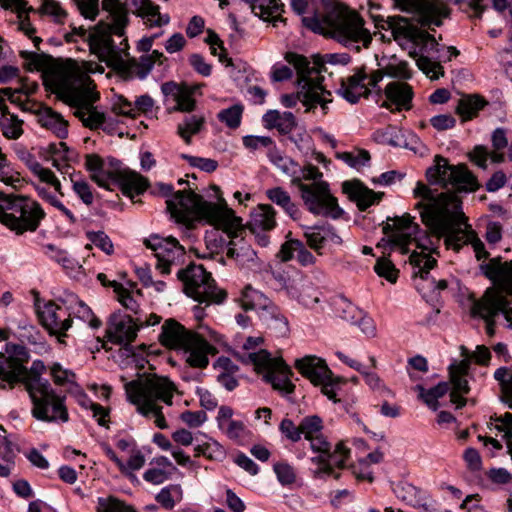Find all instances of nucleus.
<instances>
[{
	"label": "nucleus",
	"mask_w": 512,
	"mask_h": 512,
	"mask_svg": "<svg viewBox=\"0 0 512 512\" xmlns=\"http://www.w3.org/2000/svg\"><path fill=\"white\" fill-rule=\"evenodd\" d=\"M182 498L183 491L180 484H171L162 488L155 497L156 501L167 510H172Z\"/></svg>",
	"instance_id": "42"
},
{
	"label": "nucleus",
	"mask_w": 512,
	"mask_h": 512,
	"mask_svg": "<svg viewBox=\"0 0 512 512\" xmlns=\"http://www.w3.org/2000/svg\"><path fill=\"white\" fill-rule=\"evenodd\" d=\"M40 321L50 335H55L60 340L66 336V331L72 325L71 313L64 307L54 302L46 303L42 308L37 309Z\"/></svg>",
	"instance_id": "21"
},
{
	"label": "nucleus",
	"mask_w": 512,
	"mask_h": 512,
	"mask_svg": "<svg viewBox=\"0 0 512 512\" xmlns=\"http://www.w3.org/2000/svg\"><path fill=\"white\" fill-rule=\"evenodd\" d=\"M301 436L307 440L322 432L323 421L318 415H309L304 417L300 422Z\"/></svg>",
	"instance_id": "56"
},
{
	"label": "nucleus",
	"mask_w": 512,
	"mask_h": 512,
	"mask_svg": "<svg viewBox=\"0 0 512 512\" xmlns=\"http://www.w3.org/2000/svg\"><path fill=\"white\" fill-rule=\"evenodd\" d=\"M385 96L387 101H384L381 104V107H384L391 112H399L402 109L409 110L411 109V101L413 97V91L411 86L404 82H392L389 83L385 90Z\"/></svg>",
	"instance_id": "27"
},
{
	"label": "nucleus",
	"mask_w": 512,
	"mask_h": 512,
	"mask_svg": "<svg viewBox=\"0 0 512 512\" xmlns=\"http://www.w3.org/2000/svg\"><path fill=\"white\" fill-rule=\"evenodd\" d=\"M285 60L291 64L297 72L296 94H285L281 97V102L285 107H294L297 101L306 106V111H310L320 105L323 112L327 113V105L332 101L331 93L323 85V77L320 73L323 70L322 65L316 63L311 66L308 59L295 52H287Z\"/></svg>",
	"instance_id": "5"
},
{
	"label": "nucleus",
	"mask_w": 512,
	"mask_h": 512,
	"mask_svg": "<svg viewBox=\"0 0 512 512\" xmlns=\"http://www.w3.org/2000/svg\"><path fill=\"white\" fill-rule=\"evenodd\" d=\"M244 107L242 104H235L226 109L221 110L217 114L220 122L224 123L230 129H237L242 120Z\"/></svg>",
	"instance_id": "47"
},
{
	"label": "nucleus",
	"mask_w": 512,
	"mask_h": 512,
	"mask_svg": "<svg viewBox=\"0 0 512 512\" xmlns=\"http://www.w3.org/2000/svg\"><path fill=\"white\" fill-rule=\"evenodd\" d=\"M449 375L451 384L453 386L450 393V400L453 404L456 405V408H462L466 405L467 402V400L464 398V395L468 394L470 391L468 381L466 378H464V376L458 375L455 372H452Z\"/></svg>",
	"instance_id": "40"
},
{
	"label": "nucleus",
	"mask_w": 512,
	"mask_h": 512,
	"mask_svg": "<svg viewBox=\"0 0 512 512\" xmlns=\"http://www.w3.org/2000/svg\"><path fill=\"white\" fill-rule=\"evenodd\" d=\"M494 377L499 381L503 393V400L512 408V374L505 367L498 368Z\"/></svg>",
	"instance_id": "55"
},
{
	"label": "nucleus",
	"mask_w": 512,
	"mask_h": 512,
	"mask_svg": "<svg viewBox=\"0 0 512 512\" xmlns=\"http://www.w3.org/2000/svg\"><path fill=\"white\" fill-rule=\"evenodd\" d=\"M46 366L42 360H34L30 369L19 377L33 403L32 415L44 422H62L69 420L65 406V397L56 394L47 379L42 378Z\"/></svg>",
	"instance_id": "4"
},
{
	"label": "nucleus",
	"mask_w": 512,
	"mask_h": 512,
	"mask_svg": "<svg viewBox=\"0 0 512 512\" xmlns=\"http://www.w3.org/2000/svg\"><path fill=\"white\" fill-rule=\"evenodd\" d=\"M128 400L137 407L138 413L144 417H154L155 425L166 429L168 424L158 401L172 405L176 391L175 384L167 377L153 375L140 381H131L125 385Z\"/></svg>",
	"instance_id": "6"
},
{
	"label": "nucleus",
	"mask_w": 512,
	"mask_h": 512,
	"mask_svg": "<svg viewBox=\"0 0 512 512\" xmlns=\"http://www.w3.org/2000/svg\"><path fill=\"white\" fill-rule=\"evenodd\" d=\"M375 272L389 282L394 283L398 276V270L394 264L387 258H379L374 266Z\"/></svg>",
	"instance_id": "60"
},
{
	"label": "nucleus",
	"mask_w": 512,
	"mask_h": 512,
	"mask_svg": "<svg viewBox=\"0 0 512 512\" xmlns=\"http://www.w3.org/2000/svg\"><path fill=\"white\" fill-rule=\"evenodd\" d=\"M337 158L345 162L352 168L359 169L370 161V154L367 150H357L354 152H342L337 154Z\"/></svg>",
	"instance_id": "54"
},
{
	"label": "nucleus",
	"mask_w": 512,
	"mask_h": 512,
	"mask_svg": "<svg viewBox=\"0 0 512 512\" xmlns=\"http://www.w3.org/2000/svg\"><path fill=\"white\" fill-rule=\"evenodd\" d=\"M331 15L329 13L323 19L318 18L316 15L312 16H304L302 18L303 25L310 29L313 32L321 33V34H330V28L328 27V17Z\"/></svg>",
	"instance_id": "64"
},
{
	"label": "nucleus",
	"mask_w": 512,
	"mask_h": 512,
	"mask_svg": "<svg viewBox=\"0 0 512 512\" xmlns=\"http://www.w3.org/2000/svg\"><path fill=\"white\" fill-rule=\"evenodd\" d=\"M44 217L40 204L29 197L0 196V222L18 235L36 231Z\"/></svg>",
	"instance_id": "9"
},
{
	"label": "nucleus",
	"mask_w": 512,
	"mask_h": 512,
	"mask_svg": "<svg viewBox=\"0 0 512 512\" xmlns=\"http://www.w3.org/2000/svg\"><path fill=\"white\" fill-rule=\"evenodd\" d=\"M137 15L141 17L149 27H162L169 23L168 14H161L160 7L151 0H137Z\"/></svg>",
	"instance_id": "34"
},
{
	"label": "nucleus",
	"mask_w": 512,
	"mask_h": 512,
	"mask_svg": "<svg viewBox=\"0 0 512 512\" xmlns=\"http://www.w3.org/2000/svg\"><path fill=\"white\" fill-rule=\"evenodd\" d=\"M22 121L14 114L1 115L0 128L8 139H18L23 134Z\"/></svg>",
	"instance_id": "44"
},
{
	"label": "nucleus",
	"mask_w": 512,
	"mask_h": 512,
	"mask_svg": "<svg viewBox=\"0 0 512 512\" xmlns=\"http://www.w3.org/2000/svg\"><path fill=\"white\" fill-rule=\"evenodd\" d=\"M87 238L98 248H100L107 255H111L114 251V246L107 234L103 231H88Z\"/></svg>",
	"instance_id": "61"
},
{
	"label": "nucleus",
	"mask_w": 512,
	"mask_h": 512,
	"mask_svg": "<svg viewBox=\"0 0 512 512\" xmlns=\"http://www.w3.org/2000/svg\"><path fill=\"white\" fill-rule=\"evenodd\" d=\"M97 512H137L132 506L114 497H99L97 499Z\"/></svg>",
	"instance_id": "46"
},
{
	"label": "nucleus",
	"mask_w": 512,
	"mask_h": 512,
	"mask_svg": "<svg viewBox=\"0 0 512 512\" xmlns=\"http://www.w3.org/2000/svg\"><path fill=\"white\" fill-rule=\"evenodd\" d=\"M205 43H207L210 46L211 53L214 56H218L220 62L227 61V65H232V60L226 58V49L224 48L223 41L214 31H207Z\"/></svg>",
	"instance_id": "58"
},
{
	"label": "nucleus",
	"mask_w": 512,
	"mask_h": 512,
	"mask_svg": "<svg viewBox=\"0 0 512 512\" xmlns=\"http://www.w3.org/2000/svg\"><path fill=\"white\" fill-rule=\"evenodd\" d=\"M138 329V324L131 316L118 311L109 318L106 337L114 344L127 345L136 339Z\"/></svg>",
	"instance_id": "22"
},
{
	"label": "nucleus",
	"mask_w": 512,
	"mask_h": 512,
	"mask_svg": "<svg viewBox=\"0 0 512 512\" xmlns=\"http://www.w3.org/2000/svg\"><path fill=\"white\" fill-rule=\"evenodd\" d=\"M379 9V5L372 4L370 6L369 12L375 25L381 29L390 30L394 40L402 47L411 46L415 49L416 46L423 45L424 47L430 46V49H434L438 46L434 36L419 29L417 25L412 23L408 18L402 16H389L384 18L374 13V10Z\"/></svg>",
	"instance_id": "11"
},
{
	"label": "nucleus",
	"mask_w": 512,
	"mask_h": 512,
	"mask_svg": "<svg viewBox=\"0 0 512 512\" xmlns=\"http://www.w3.org/2000/svg\"><path fill=\"white\" fill-rule=\"evenodd\" d=\"M266 129H276L282 135L291 134L297 129V120L292 112L280 113L278 110H268L262 117Z\"/></svg>",
	"instance_id": "32"
},
{
	"label": "nucleus",
	"mask_w": 512,
	"mask_h": 512,
	"mask_svg": "<svg viewBox=\"0 0 512 512\" xmlns=\"http://www.w3.org/2000/svg\"><path fill=\"white\" fill-rule=\"evenodd\" d=\"M342 190L351 201L357 204L360 211H365L371 205L377 203L383 196V193L374 192L364 186L359 180L343 182Z\"/></svg>",
	"instance_id": "28"
},
{
	"label": "nucleus",
	"mask_w": 512,
	"mask_h": 512,
	"mask_svg": "<svg viewBox=\"0 0 512 512\" xmlns=\"http://www.w3.org/2000/svg\"><path fill=\"white\" fill-rule=\"evenodd\" d=\"M361 311L362 310L358 309V307L344 297L335 302V312L337 316L347 322L356 323L358 316H361Z\"/></svg>",
	"instance_id": "50"
},
{
	"label": "nucleus",
	"mask_w": 512,
	"mask_h": 512,
	"mask_svg": "<svg viewBox=\"0 0 512 512\" xmlns=\"http://www.w3.org/2000/svg\"><path fill=\"white\" fill-rule=\"evenodd\" d=\"M195 90L196 87H190L186 84H183L179 91V96H176L174 100L176 102L174 110L182 112L193 111L195 108V100L193 99Z\"/></svg>",
	"instance_id": "52"
},
{
	"label": "nucleus",
	"mask_w": 512,
	"mask_h": 512,
	"mask_svg": "<svg viewBox=\"0 0 512 512\" xmlns=\"http://www.w3.org/2000/svg\"><path fill=\"white\" fill-rule=\"evenodd\" d=\"M240 305L245 310H256L260 319L269 327L281 333L288 331V321L279 308L262 292L247 285L241 292Z\"/></svg>",
	"instance_id": "16"
},
{
	"label": "nucleus",
	"mask_w": 512,
	"mask_h": 512,
	"mask_svg": "<svg viewBox=\"0 0 512 512\" xmlns=\"http://www.w3.org/2000/svg\"><path fill=\"white\" fill-rule=\"evenodd\" d=\"M70 181L74 193L81 201L90 206L94 202V195L88 182L80 174H70Z\"/></svg>",
	"instance_id": "45"
},
{
	"label": "nucleus",
	"mask_w": 512,
	"mask_h": 512,
	"mask_svg": "<svg viewBox=\"0 0 512 512\" xmlns=\"http://www.w3.org/2000/svg\"><path fill=\"white\" fill-rule=\"evenodd\" d=\"M349 454L350 450L346 448L343 442H340L336 445L333 451L330 449L326 454H320L313 457L311 460L313 463L320 466L316 472L317 474L331 475L333 472V466L339 468L344 467Z\"/></svg>",
	"instance_id": "30"
},
{
	"label": "nucleus",
	"mask_w": 512,
	"mask_h": 512,
	"mask_svg": "<svg viewBox=\"0 0 512 512\" xmlns=\"http://www.w3.org/2000/svg\"><path fill=\"white\" fill-rule=\"evenodd\" d=\"M417 66L431 79H438L444 75V69L439 62H434L426 56L417 59Z\"/></svg>",
	"instance_id": "59"
},
{
	"label": "nucleus",
	"mask_w": 512,
	"mask_h": 512,
	"mask_svg": "<svg viewBox=\"0 0 512 512\" xmlns=\"http://www.w3.org/2000/svg\"><path fill=\"white\" fill-rule=\"evenodd\" d=\"M275 216L276 211L271 205H258L251 213L248 223L250 231L256 233L257 231H269L273 229L276 226Z\"/></svg>",
	"instance_id": "33"
},
{
	"label": "nucleus",
	"mask_w": 512,
	"mask_h": 512,
	"mask_svg": "<svg viewBox=\"0 0 512 512\" xmlns=\"http://www.w3.org/2000/svg\"><path fill=\"white\" fill-rule=\"evenodd\" d=\"M304 236L309 247L321 254L320 250L325 245L324 226L308 227Z\"/></svg>",
	"instance_id": "57"
},
{
	"label": "nucleus",
	"mask_w": 512,
	"mask_h": 512,
	"mask_svg": "<svg viewBox=\"0 0 512 512\" xmlns=\"http://www.w3.org/2000/svg\"><path fill=\"white\" fill-rule=\"evenodd\" d=\"M119 4L123 7V10H124L123 11L124 19L122 22L120 21L121 20L120 17H118L119 16L118 12L107 9L104 6V1H103L102 7L105 11H107L109 13L110 21L107 23H99L97 26L94 27L93 30H91L89 32L82 27H79V28L74 27L72 32L67 33L65 35V40L67 42H75V41H77L76 38L80 37V38L84 39L85 41H87L90 52L95 55V53L92 51V48L90 45V37L94 33L101 31V32L107 33L110 38H112L113 35L118 36L120 38L123 37L125 34V31H124L125 27L128 23V10L126 7V3L123 2V0H120Z\"/></svg>",
	"instance_id": "19"
},
{
	"label": "nucleus",
	"mask_w": 512,
	"mask_h": 512,
	"mask_svg": "<svg viewBox=\"0 0 512 512\" xmlns=\"http://www.w3.org/2000/svg\"><path fill=\"white\" fill-rule=\"evenodd\" d=\"M248 357L256 370L263 373L264 380L270 383L273 389L284 395L294 391L295 385L290 380L292 371L282 358H273L267 350L250 353Z\"/></svg>",
	"instance_id": "15"
},
{
	"label": "nucleus",
	"mask_w": 512,
	"mask_h": 512,
	"mask_svg": "<svg viewBox=\"0 0 512 512\" xmlns=\"http://www.w3.org/2000/svg\"><path fill=\"white\" fill-rule=\"evenodd\" d=\"M395 3L402 11L416 12L417 22L422 27H439L448 14L445 5L431 0H395Z\"/></svg>",
	"instance_id": "20"
},
{
	"label": "nucleus",
	"mask_w": 512,
	"mask_h": 512,
	"mask_svg": "<svg viewBox=\"0 0 512 512\" xmlns=\"http://www.w3.org/2000/svg\"><path fill=\"white\" fill-rule=\"evenodd\" d=\"M20 56L25 61V67L29 71L33 70H43L50 63V57L44 53L30 52V51H21Z\"/></svg>",
	"instance_id": "53"
},
{
	"label": "nucleus",
	"mask_w": 512,
	"mask_h": 512,
	"mask_svg": "<svg viewBox=\"0 0 512 512\" xmlns=\"http://www.w3.org/2000/svg\"><path fill=\"white\" fill-rule=\"evenodd\" d=\"M71 314L84 322H88L89 326L97 329L101 326V321L96 318L91 308L82 300H76L75 304L71 306Z\"/></svg>",
	"instance_id": "51"
},
{
	"label": "nucleus",
	"mask_w": 512,
	"mask_h": 512,
	"mask_svg": "<svg viewBox=\"0 0 512 512\" xmlns=\"http://www.w3.org/2000/svg\"><path fill=\"white\" fill-rule=\"evenodd\" d=\"M166 204L171 217L186 226L192 225L198 219L216 226L226 221L230 214V208L225 200L222 199L219 203L208 202L191 189L177 191Z\"/></svg>",
	"instance_id": "8"
},
{
	"label": "nucleus",
	"mask_w": 512,
	"mask_h": 512,
	"mask_svg": "<svg viewBox=\"0 0 512 512\" xmlns=\"http://www.w3.org/2000/svg\"><path fill=\"white\" fill-rule=\"evenodd\" d=\"M45 86L58 99L76 108L74 115L85 127L98 129L105 125V114L94 106L99 93L94 91L95 86L88 75L75 69L58 71L45 80Z\"/></svg>",
	"instance_id": "3"
},
{
	"label": "nucleus",
	"mask_w": 512,
	"mask_h": 512,
	"mask_svg": "<svg viewBox=\"0 0 512 512\" xmlns=\"http://www.w3.org/2000/svg\"><path fill=\"white\" fill-rule=\"evenodd\" d=\"M121 38L117 45L107 33L100 31L90 37V45L97 58L117 73L144 79L154 66L153 58L147 54L139 59L130 57L127 38Z\"/></svg>",
	"instance_id": "7"
},
{
	"label": "nucleus",
	"mask_w": 512,
	"mask_h": 512,
	"mask_svg": "<svg viewBox=\"0 0 512 512\" xmlns=\"http://www.w3.org/2000/svg\"><path fill=\"white\" fill-rule=\"evenodd\" d=\"M268 158L283 174L291 178L292 185L294 180H301L299 164L293 159L283 156L275 145L269 149Z\"/></svg>",
	"instance_id": "37"
},
{
	"label": "nucleus",
	"mask_w": 512,
	"mask_h": 512,
	"mask_svg": "<svg viewBox=\"0 0 512 512\" xmlns=\"http://www.w3.org/2000/svg\"><path fill=\"white\" fill-rule=\"evenodd\" d=\"M266 196L270 201L283 208L292 219L297 220L299 218L300 211L297 205L292 202L289 193L282 187L268 189Z\"/></svg>",
	"instance_id": "38"
},
{
	"label": "nucleus",
	"mask_w": 512,
	"mask_h": 512,
	"mask_svg": "<svg viewBox=\"0 0 512 512\" xmlns=\"http://www.w3.org/2000/svg\"><path fill=\"white\" fill-rule=\"evenodd\" d=\"M122 193L131 199L142 194L148 187L145 177L132 171H125L119 175Z\"/></svg>",
	"instance_id": "35"
},
{
	"label": "nucleus",
	"mask_w": 512,
	"mask_h": 512,
	"mask_svg": "<svg viewBox=\"0 0 512 512\" xmlns=\"http://www.w3.org/2000/svg\"><path fill=\"white\" fill-rule=\"evenodd\" d=\"M416 389L419 391V397L424 403L436 411L438 409V399L448 392L449 384L447 382H440L429 390H425L422 385H417Z\"/></svg>",
	"instance_id": "41"
},
{
	"label": "nucleus",
	"mask_w": 512,
	"mask_h": 512,
	"mask_svg": "<svg viewBox=\"0 0 512 512\" xmlns=\"http://www.w3.org/2000/svg\"><path fill=\"white\" fill-rule=\"evenodd\" d=\"M430 254V252L422 250L421 253L413 252L410 255V264L414 269L413 275L419 277L421 281L427 282V288L429 289L445 290L448 286L446 280L436 281L434 278H429L430 270L437 264V260Z\"/></svg>",
	"instance_id": "25"
},
{
	"label": "nucleus",
	"mask_w": 512,
	"mask_h": 512,
	"mask_svg": "<svg viewBox=\"0 0 512 512\" xmlns=\"http://www.w3.org/2000/svg\"><path fill=\"white\" fill-rule=\"evenodd\" d=\"M367 78V74L363 70H358L354 75L342 81L338 92L349 103L355 104L361 97H366L369 94V89L364 83Z\"/></svg>",
	"instance_id": "31"
},
{
	"label": "nucleus",
	"mask_w": 512,
	"mask_h": 512,
	"mask_svg": "<svg viewBox=\"0 0 512 512\" xmlns=\"http://www.w3.org/2000/svg\"><path fill=\"white\" fill-rule=\"evenodd\" d=\"M111 287L113 288L114 292L117 295V300L126 310L134 314L139 313L140 305L127 288L123 287L122 284L116 281H113L111 283Z\"/></svg>",
	"instance_id": "49"
},
{
	"label": "nucleus",
	"mask_w": 512,
	"mask_h": 512,
	"mask_svg": "<svg viewBox=\"0 0 512 512\" xmlns=\"http://www.w3.org/2000/svg\"><path fill=\"white\" fill-rule=\"evenodd\" d=\"M393 491L398 499L420 509L421 512H437L436 502L429 494L410 483L399 482L394 486Z\"/></svg>",
	"instance_id": "24"
},
{
	"label": "nucleus",
	"mask_w": 512,
	"mask_h": 512,
	"mask_svg": "<svg viewBox=\"0 0 512 512\" xmlns=\"http://www.w3.org/2000/svg\"><path fill=\"white\" fill-rule=\"evenodd\" d=\"M37 190L39 196L43 200L47 201L49 204L57 208L59 211H61L62 214L68 218L70 223L76 222L74 214L69 209H67L55 195L49 192L46 188H38Z\"/></svg>",
	"instance_id": "63"
},
{
	"label": "nucleus",
	"mask_w": 512,
	"mask_h": 512,
	"mask_svg": "<svg viewBox=\"0 0 512 512\" xmlns=\"http://www.w3.org/2000/svg\"><path fill=\"white\" fill-rule=\"evenodd\" d=\"M293 186L297 187L304 205L314 215L340 218L344 211L338 205L337 199L331 194L329 184L326 181H317L305 184L296 179Z\"/></svg>",
	"instance_id": "13"
},
{
	"label": "nucleus",
	"mask_w": 512,
	"mask_h": 512,
	"mask_svg": "<svg viewBox=\"0 0 512 512\" xmlns=\"http://www.w3.org/2000/svg\"><path fill=\"white\" fill-rule=\"evenodd\" d=\"M226 220L223 223H218L215 227L221 228L230 239L227 244V257L234 259L242 267L258 265L257 253L243 236L245 228L242 219L230 209L229 217Z\"/></svg>",
	"instance_id": "14"
},
{
	"label": "nucleus",
	"mask_w": 512,
	"mask_h": 512,
	"mask_svg": "<svg viewBox=\"0 0 512 512\" xmlns=\"http://www.w3.org/2000/svg\"><path fill=\"white\" fill-rule=\"evenodd\" d=\"M181 350L187 354L186 362L194 368H206L209 364V355L217 353V349L198 333Z\"/></svg>",
	"instance_id": "26"
},
{
	"label": "nucleus",
	"mask_w": 512,
	"mask_h": 512,
	"mask_svg": "<svg viewBox=\"0 0 512 512\" xmlns=\"http://www.w3.org/2000/svg\"><path fill=\"white\" fill-rule=\"evenodd\" d=\"M144 244L154 252L156 268L162 274L171 273L173 267L179 268L177 278L183 283V290L188 297L206 306L219 304L225 299L226 293L217 288L211 273L202 265L189 264L184 269L180 268L185 263L186 252L176 238L152 235L145 239Z\"/></svg>",
	"instance_id": "2"
},
{
	"label": "nucleus",
	"mask_w": 512,
	"mask_h": 512,
	"mask_svg": "<svg viewBox=\"0 0 512 512\" xmlns=\"http://www.w3.org/2000/svg\"><path fill=\"white\" fill-rule=\"evenodd\" d=\"M46 254L57 263L61 264L66 269H73L75 266V260L68 255L64 250L58 249L53 244H47L45 246Z\"/></svg>",
	"instance_id": "62"
},
{
	"label": "nucleus",
	"mask_w": 512,
	"mask_h": 512,
	"mask_svg": "<svg viewBox=\"0 0 512 512\" xmlns=\"http://www.w3.org/2000/svg\"><path fill=\"white\" fill-rule=\"evenodd\" d=\"M11 355L6 357L0 353V389H13L19 383V377L26 372L25 363L30 355L23 345H13Z\"/></svg>",
	"instance_id": "18"
},
{
	"label": "nucleus",
	"mask_w": 512,
	"mask_h": 512,
	"mask_svg": "<svg viewBox=\"0 0 512 512\" xmlns=\"http://www.w3.org/2000/svg\"><path fill=\"white\" fill-rule=\"evenodd\" d=\"M426 177L429 183L446 188L451 186L458 193H472L479 189L476 176L465 164L451 165L440 155L434 158V165L427 169Z\"/></svg>",
	"instance_id": "12"
},
{
	"label": "nucleus",
	"mask_w": 512,
	"mask_h": 512,
	"mask_svg": "<svg viewBox=\"0 0 512 512\" xmlns=\"http://www.w3.org/2000/svg\"><path fill=\"white\" fill-rule=\"evenodd\" d=\"M327 20L331 37L346 48L359 52L362 47L367 48L370 45L371 33L364 27L363 18L356 12H333Z\"/></svg>",
	"instance_id": "10"
},
{
	"label": "nucleus",
	"mask_w": 512,
	"mask_h": 512,
	"mask_svg": "<svg viewBox=\"0 0 512 512\" xmlns=\"http://www.w3.org/2000/svg\"><path fill=\"white\" fill-rule=\"evenodd\" d=\"M195 334L196 332L186 329L177 320L169 318L163 323L158 340L166 348L181 350Z\"/></svg>",
	"instance_id": "23"
},
{
	"label": "nucleus",
	"mask_w": 512,
	"mask_h": 512,
	"mask_svg": "<svg viewBox=\"0 0 512 512\" xmlns=\"http://www.w3.org/2000/svg\"><path fill=\"white\" fill-rule=\"evenodd\" d=\"M487 102L478 95H471L459 100L456 111L464 121L471 120L485 107Z\"/></svg>",
	"instance_id": "39"
},
{
	"label": "nucleus",
	"mask_w": 512,
	"mask_h": 512,
	"mask_svg": "<svg viewBox=\"0 0 512 512\" xmlns=\"http://www.w3.org/2000/svg\"><path fill=\"white\" fill-rule=\"evenodd\" d=\"M416 198L415 209L419 210L423 230L414 218L406 213L403 216L388 217L382 228L389 235V244L408 252V245L416 243L417 248L438 254L443 239L447 249L459 251L466 243H470L478 260L486 259L488 252L484 243L472 231H467V218L462 211V201L455 192L435 193L427 185L418 182L413 190Z\"/></svg>",
	"instance_id": "1"
},
{
	"label": "nucleus",
	"mask_w": 512,
	"mask_h": 512,
	"mask_svg": "<svg viewBox=\"0 0 512 512\" xmlns=\"http://www.w3.org/2000/svg\"><path fill=\"white\" fill-rule=\"evenodd\" d=\"M204 123V118L197 115H190L185 117L182 123L178 124L177 132L179 136L189 144L191 136L197 134Z\"/></svg>",
	"instance_id": "43"
},
{
	"label": "nucleus",
	"mask_w": 512,
	"mask_h": 512,
	"mask_svg": "<svg viewBox=\"0 0 512 512\" xmlns=\"http://www.w3.org/2000/svg\"><path fill=\"white\" fill-rule=\"evenodd\" d=\"M39 123L41 126L53 131L60 139H65L68 135V122L60 113L51 108H45L39 114Z\"/></svg>",
	"instance_id": "36"
},
{
	"label": "nucleus",
	"mask_w": 512,
	"mask_h": 512,
	"mask_svg": "<svg viewBox=\"0 0 512 512\" xmlns=\"http://www.w3.org/2000/svg\"><path fill=\"white\" fill-rule=\"evenodd\" d=\"M295 367L314 385H318L319 382H323L331 374L326 362L313 355H307L301 359H297L295 361Z\"/></svg>",
	"instance_id": "29"
},
{
	"label": "nucleus",
	"mask_w": 512,
	"mask_h": 512,
	"mask_svg": "<svg viewBox=\"0 0 512 512\" xmlns=\"http://www.w3.org/2000/svg\"><path fill=\"white\" fill-rule=\"evenodd\" d=\"M270 275L275 289L285 290L293 297L298 296V289L295 285V281L291 279L287 272L281 269H275L271 271Z\"/></svg>",
	"instance_id": "48"
},
{
	"label": "nucleus",
	"mask_w": 512,
	"mask_h": 512,
	"mask_svg": "<svg viewBox=\"0 0 512 512\" xmlns=\"http://www.w3.org/2000/svg\"><path fill=\"white\" fill-rule=\"evenodd\" d=\"M473 316H479L486 322V332L492 337L495 334L494 317L502 313L512 329V307L511 302L498 292H485L484 295L474 302L471 309Z\"/></svg>",
	"instance_id": "17"
}]
</instances>
